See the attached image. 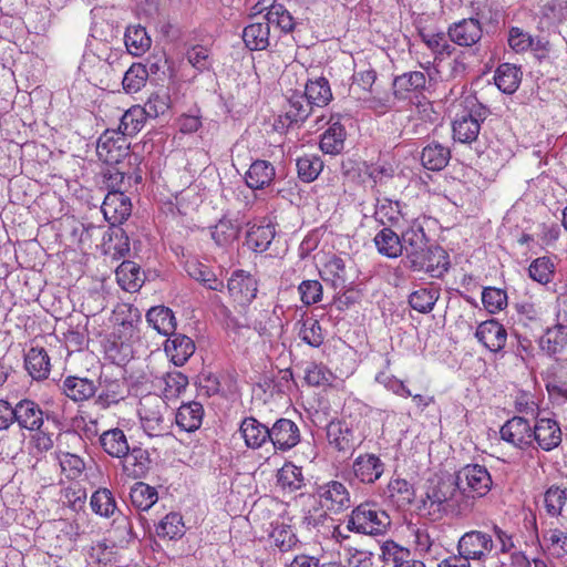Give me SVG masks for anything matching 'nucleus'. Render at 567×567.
I'll return each instance as SVG.
<instances>
[{
	"mask_svg": "<svg viewBox=\"0 0 567 567\" xmlns=\"http://www.w3.org/2000/svg\"><path fill=\"white\" fill-rule=\"evenodd\" d=\"M402 252H405V267L412 271H424L434 278L447 271L450 262L446 251L439 246H430L427 236L420 225H412L401 234Z\"/></svg>",
	"mask_w": 567,
	"mask_h": 567,
	"instance_id": "nucleus-1",
	"label": "nucleus"
},
{
	"mask_svg": "<svg viewBox=\"0 0 567 567\" xmlns=\"http://www.w3.org/2000/svg\"><path fill=\"white\" fill-rule=\"evenodd\" d=\"M390 516L374 504L364 503L357 506L348 519L347 528L365 535H381L390 526Z\"/></svg>",
	"mask_w": 567,
	"mask_h": 567,
	"instance_id": "nucleus-2",
	"label": "nucleus"
},
{
	"mask_svg": "<svg viewBox=\"0 0 567 567\" xmlns=\"http://www.w3.org/2000/svg\"><path fill=\"white\" fill-rule=\"evenodd\" d=\"M495 543L493 536L482 530H470L463 534L456 545L457 554L468 563L477 561L485 567V564L494 559L492 555Z\"/></svg>",
	"mask_w": 567,
	"mask_h": 567,
	"instance_id": "nucleus-3",
	"label": "nucleus"
},
{
	"mask_svg": "<svg viewBox=\"0 0 567 567\" xmlns=\"http://www.w3.org/2000/svg\"><path fill=\"white\" fill-rule=\"evenodd\" d=\"M455 484L460 493L482 497L491 491L493 482L485 466L467 464L456 472Z\"/></svg>",
	"mask_w": 567,
	"mask_h": 567,
	"instance_id": "nucleus-4",
	"label": "nucleus"
},
{
	"mask_svg": "<svg viewBox=\"0 0 567 567\" xmlns=\"http://www.w3.org/2000/svg\"><path fill=\"white\" fill-rule=\"evenodd\" d=\"M313 496L327 513L339 514L351 507L350 492L339 481H329L318 485Z\"/></svg>",
	"mask_w": 567,
	"mask_h": 567,
	"instance_id": "nucleus-5",
	"label": "nucleus"
},
{
	"mask_svg": "<svg viewBox=\"0 0 567 567\" xmlns=\"http://www.w3.org/2000/svg\"><path fill=\"white\" fill-rule=\"evenodd\" d=\"M130 143L117 130H105L97 140L96 154L107 165L120 164L128 154Z\"/></svg>",
	"mask_w": 567,
	"mask_h": 567,
	"instance_id": "nucleus-6",
	"label": "nucleus"
},
{
	"mask_svg": "<svg viewBox=\"0 0 567 567\" xmlns=\"http://www.w3.org/2000/svg\"><path fill=\"white\" fill-rule=\"evenodd\" d=\"M488 113L485 106L473 104L468 112L457 115L453 122L454 140L465 144L476 141L481 130V122L487 117Z\"/></svg>",
	"mask_w": 567,
	"mask_h": 567,
	"instance_id": "nucleus-7",
	"label": "nucleus"
},
{
	"mask_svg": "<svg viewBox=\"0 0 567 567\" xmlns=\"http://www.w3.org/2000/svg\"><path fill=\"white\" fill-rule=\"evenodd\" d=\"M166 409L165 402L157 395H146L141 399L138 405V415L144 431L150 436H158L162 434L163 427V413L162 410Z\"/></svg>",
	"mask_w": 567,
	"mask_h": 567,
	"instance_id": "nucleus-8",
	"label": "nucleus"
},
{
	"mask_svg": "<svg viewBox=\"0 0 567 567\" xmlns=\"http://www.w3.org/2000/svg\"><path fill=\"white\" fill-rule=\"evenodd\" d=\"M230 298L239 306H247L256 298L258 284L256 278L245 270H236L227 281Z\"/></svg>",
	"mask_w": 567,
	"mask_h": 567,
	"instance_id": "nucleus-9",
	"label": "nucleus"
},
{
	"mask_svg": "<svg viewBox=\"0 0 567 567\" xmlns=\"http://www.w3.org/2000/svg\"><path fill=\"white\" fill-rule=\"evenodd\" d=\"M499 434L503 441L519 450H525L533 444V426L522 416H514L506 421Z\"/></svg>",
	"mask_w": 567,
	"mask_h": 567,
	"instance_id": "nucleus-10",
	"label": "nucleus"
},
{
	"mask_svg": "<svg viewBox=\"0 0 567 567\" xmlns=\"http://www.w3.org/2000/svg\"><path fill=\"white\" fill-rule=\"evenodd\" d=\"M101 210L105 220L114 227L131 216V199L120 189L110 190L103 200Z\"/></svg>",
	"mask_w": 567,
	"mask_h": 567,
	"instance_id": "nucleus-11",
	"label": "nucleus"
},
{
	"mask_svg": "<svg viewBox=\"0 0 567 567\" xmlns=\"http://www.w3.org/2000/svg\"><path fill=\"white\" fill-rule=\"evenodd\" d=\"M270 443L277 451L286 452L295 447L300 442V430L298 425L289 419H278L269 427Z\"/></svg>",
	"mask_w": 567,
	"mask_h": 567,
	"instance_id": "nucleus-12",
	"label": "nucleus"
},
{
	"mask_svg": "<svg viewBox=\"0 0 567 567\" xmlns=\"http://www.w3.org/2000/svg\"><path fill=\"white\" fill-rule=\"evenodd\" d=\"M549 452L561 443V430L556 420L549 417H537L533 426V442Z\"/></svg>",
	"mask_w": 567,
	"mask_h": 567,
	"instance_id": "nucleus-13",
	"label": "nucleus"
},
{
	"mask_svg": "<svg viewBox=\"0 0 567 567\" xmlns=\"http://www.w3.org/2000/svg\"><path fill=\"white\" fill-rule=\"evenodd\" d=\"M383 461L372 453L360 454L352 463V472L363 484L375 483L384 473Z\"/></svg>",
	"mask_w": 567,
	"mask_h": 567,
	"instance_id": "nucleus-14",
	"label": "nucleus"
},
{
	"mask_svg": "<svg viewBox=\"0 0 567 567\" xmlns=\"http://www.w3.org/2000/svg\"><path fill=\"white\" fill-rule=\"evenodd\" d=\"M327 440L330 446L343 453L354 450L361 442L353 429L343 421H331L327 425Z\"/></svg>",
	"mask_w": 567,
	"mask_h": 567,
	"instance_id": "nucleus-15",
	"label": "nucleus"
},
{
	"mask_svg": "<svg viewBox=\"0 0 567 567\" xmlns=\"http://www.w3.org/2000/svg\"><path fill=\"white\" fill-rule=\"evenodd\" d=\"M447 34L455 44L460 47H472L482 39L483 29L477 19L468 18L453 23L449 28Z\"/></svg>",
	"mask_w": 567,
	"mask_h": 567,
	"instance_id": "nucleus-16",
	"label": "nucleus"
},
{
	"mask_svg": "<svg viewBox=\"0 0 567 567\" xmlns=\"http://www.w3.org/2000/svg\"><path fill=\"white\" fill-rule=\"evenodd\" d=\"M477 340L489 351H501L506 346V329L497 320L491 319L482 322L475 332Z\"/></svg>",
	"mask_w": 567,
	"mask_h": 567,
	"instance_id": "nucleus-17",
	"label": "nucleus"
},
{
	"mask_svg": "<svg viewBox=\"0 0 567 567\" xmlns=\"http://www.w3.org/2000/svg\"><path fill=\"white\" fill-rule=\"evenodd\" d=\"M426 75L421 71H410L393 80V94L400 100L409 99L411 94H420L426 87Z\"/></svg>",
	"mask_w": 567,
	"mask_h": 567,
	"instance_id": "nucleus-18",
	"label": "nucleus"
},
{
	"mask_svg": "<svg viewBox=\"0 0 567 567\" xmlns=\"http://www.w3.org/2000/svg\"><path fill=\"white\" fill-rule=\"evenodd\" d=\"M165 352L176 367H182L195 352V343L189 337L173 332L165 342Z\"/></svg>",
	"mask_w": 567,
	"mask_h": 567,
	"instance_id": "nucleus-19",
	"label": "nucleus"
},
{
	"mask_svg": "<svg viewBox=\"0 0 567 567\" xmlns=\"http://www.w3.org/2000/svg\"><path fill=\"white\" fill-rule=\"evenodd\" d=\"M239 432L249 449H260L270 443L269 427L252 416L243 420Z\"/></svg>",
	"mask_w": 567,
	"mask_h": 567,
	"instance_id": "nucleus-20",
	"label": "nucleus"
},
{
	"mask_svg": "<svg viewBox=\"0 0 567 567\" xmlns=\"http://www.w3.org/2000/svg\"><path fill=\"white\" fill-rule=\"evenodd\" d=\"M538 343L540 350L548 357L563 353L567 347V327L557 321L556 324L545 330Z\"/></svg>",
	"mask_w": 567,
	"mask_h": 567,
	"instance_id": "nucleus-21",
	"label": "nucleus"
},
{
	"mask_svg": "<svg viewBox=\"0 0 567 567\" xmlns=\"http://www.w3.org/2000/svg\"><path fill=\"white\" fill-rule=\"evenodd\" d=\"M16 422L21 429L38 431L43 424V412L34 401L21 400L16 404Z\"/></svg>",
	"mask_w": 567,
	"mask_h": 567,
	"instance_id": "nucleus-22",
	"label": "nucleus"
},
{
	"mask_svg": "<svg viewBox=\"0 0 567 567\" xmlns=\"http://www.w3.org/2000/svg\"><path fill=\"white\" fill-rule=\"evenodd\" d=\"M62 392L74 402H82L91 399L97 386L93 380L70 375L61 385Z\"/></svg>",
	"mask_w": 567,
	"mask_h": 567,
	"instance_id": "nucleus-23",
	"label": "nucleus"
},
{
	"mask_svg": "<svg viewBox=\"0 0 567 567\" xmlns=\"http://www.w3.org/2000/svg\"><path fill=\"white\" fill-rule=\"evenodd\" d=\"M457 491L455 478L432 481L426 487L424 506L429 504L431 507L434 505L440 507L451 501Z\"/></svg>",
	"mask_w": 567,
	"mask_h": 567,
	"instance_id": "nucleus-24",
	"label": "nucleus"
},
{
	"mask_svg": "<svg viewBox=\"0 0 567 567\" xmlns=\"http://www.w3.org/2000/svg\"><path fill=\"white\" fill-rule=\"evenodd\" d=\"M276 176L274 165L268 161L257 159L245 175L246 185L251 189H262L269 186Z\"/></svg>",
	"mask_w": 567,
	"mask_h": 567,
	"instance_id": "nucleus-25",
	"label": "nucleus"
},
{
	"mask_svg": "<svg viewBox=\"0 0 567 567\" xmlns=\"http://www.w3.org/2000/svg\"><path fill=\"white\" fill-rule=\"evenodd\" d=\"M204 408L197 401L183 403L176 412V425L185 432H195L202 425Z\"/></svg>",
	"mask_w": 567,
	"mask_h": 567,
	"instance_id": "nucleus-26",
	"label": "nucleus"
},
{
	"mask_svg": "<svg viewBox=\"0 0 567 567\" xmlns=\"http://www.w3.org/2000/svg\"><path fill=\"white\" fill-rule=\"evenodd\" d=\"M275 236L276 229L272 224H254L247 230L246 245L255 252H264L269 248Z\"/></svg>",
	"mask_w": 567,
	"mask_h": 567,
	"instance_id": "nucleus-27",
	"label": "nucleus"
},
{
	"mask_svg": "<svg viewBox=\"0 0 567 567\" xmlns=\"http://www.w3.org/2000/svg\"><path fill=\"white\" fill-rule=\"evenodd\" d=\"M24 367L34 380H44L50 373V358L43 348L33 347L24 357Z\"/></svg>",
	"mask_w": 567,
	"mask_h": 567,
	"instance_id": "nucleus-28",
	"label": "nucleus"
},
{
	"mask_svg": "<svg viewBox=\"0 0 567 567\" xmlns=\"http://www.w3.org/2000/svg\"><path fill=\"white\" fill-rule=\"evenodd\" d=\"M243 40L251 51L266 50L270 45V24L257 22L247 25L243 31Z\"/></svg>",
	"mask_w": 567,
	"mask_h": 567,
	"instance_id": "nucleus-29",
	"label": "nucleus"
},
{
	"mask_svg": "<svg viewBox=\"0 0 567 567\" xmlns=\"http://www.w3.org/2000/svg\"><path fill=\"white\" fill-rule=\"evenodd\" d=\"M146 321L163 336H171L176 330L174 312L165 306L152 307L146 313Z\"/></svg>",
	"mask_w": 567,
	"mask_h": 567,
	"instance_id": "nucleus-30",
	"label": "nucleus"
},
{
	"mask_svg": "<svg viewBox=\"0 0 567 567\" xmlns=\"http://www.w3.org/2000/svg\"><path fill=\"white\" fill-rule=\"evenodd\" d=\"M404 205L399 200H392L390 198H378L374 209V218L375 220L385 226V225H398L401 218L405 217V213L403 212Z\"/></svg>",
	"mask_w": 567,
	"mask_h": 567,
	"instance_id": "nucleus-31",
	"label": "nucleus"
},
{
	"mask_svg": "<svg viewBox=\"0 0 567 567\" xmlns=\"http://www.w3.org/2000/svg\"><path fill=\"white\" fill-rule=\"evenodd\" d=\"M451 151L447 146L432 142L421 153L422 165L429 171H441L450 162Z\"/></svg>",
	"mask_w": 567,
	"mask_h": 567,
	"instance_id": "nucleus-32",
	"label": "nucleus"
},
{
	"mask_svg": "<svg viewBox=\"0 0 567 567\" xmlns=\"http://www.w3.org/2000/svg\"><path fill=\"white\" fill-rule=\"evenodd\" d=\"M384 494L398 507L410 505L415 496L413 485L400 477H392L390 480Z\"/></svg>",
	"mask_w": 567,
	"mask_h": 567,
	"instance_id": "nucleus-33",
	"label": "nucleus"
},
{
	"mask_svg": "<svg viewBox=\"0 0 567 567\" xmlns=\"http://www.w3.org/2000/svg\"><path fill=\"white\" fill-rule=\"evenodd\" d=\"M99 440L102 449L112 457H124L130 451L126 436L121 429L104 431Z\"/></svg>",
	"mask_w": 567,
	"mask_h": 567,
	"instance_id": "nucleus-34",
	"label": "nucleus"
},
{
	"mask_svg": "<svg viewBox=\"0 0 567 567\" xmlns=\"http://www.w3.org/2000/svg\"><path fill=\"white\" fill-rule=\"evenodd\" d=\"M496 86L505 94H513L517 91L522 81L520 68L511 64H501L494 75Z\"/></svg>",
	"mask_w": 567,
	"mask_h": 567,
	"instance_id": "nucleus-35",
	"label": "nucleus"
},
{
	"mask_svg": "<svg viewBox=\"0 0 567 567\" xmlns=\"http://www.w3.org/2000/svg\"><path fill=\"white\" fill-rule=\"evenodd\" d=\"M380 255L388 258H398L402 255L401 236L390 227H383L373 239Z\"/></svg>",
	"mask_w": 567,
	"mask_h": 567,
	"instance_id": "nucleus-36",
	"label": "nucleus"
},
{
	"mask_svg": "<svg viewBox=\"0 0 567 567\" xmlns=\"http://www.w3.org/2000/svg\"><path fill=\"white\" fill-rule=\"evenodd\" d=\"M440 298V289L436 287H421L409 296L410 307L420 313H430Z\"/></svg>",
	"mask_w": 567,
	"mask_h": 567,
	"instance_id": "nucleus-37",
	"label": "nucleus"
},
{
	"mask_svg": "<svg viewBox=\"0 0 567 567\" xmlns=\"http://www.w3.org/2000/svg\"><path fill=\"white\" fill-rule=\"evenodd\" d=\"M305 96L312 106H326L332 100V92L326 78L308 80L305 85Z\"/></svg>",
	"mask_w": 567,
	"mask_h": 567,
	"instance_id": "nucleus-38",
	"label": "nucleus"
},
{
	"mask_svg": "<svg viewBox=\"0 0 567 567\" xmlns=\"http://www.w3.org/2000/svg\"><path fill=\"white\" fill-rule=\"evenodd\" d=\"M346 130L339 122L332 123L321 135L320 150L330 155L339 154L344 146Z\"/></svg>",
	"mask_w": 567,
	"mask_h": 567,
	"instance_id": "nucleus-39",
	"label": "nucleus"
},
{
	"mask_svg": "<svg viewBox=\"0 0 567 567\" xmlns=\"http://www.w3.org/2000/svg\"><path fill=\"white\" fill-rule=\"evenodd\" d=\"M240 225L237 220L221 218L212 229L213 240L220 247H228L238 239Z\"/></svg>",
	"mask_w": 567,
	"mask_h": 567,
	"instance_id": "nucleus-40",
	"label": "nucleus"
},
{
	"mask_svg": "<svg viewBox=\"0 0 567 567\" xmlns=\"http://www.w3.org/2000/svg\"><path fill=\"white\" fill-rule=\"evenodd\" d=\"M124 42L128 53L135 56L145 53L152 43L145 28L141 25L128 27L124 34Z\"/></svg>",
	"mask_w": 567,
	"mask_h": 567,
	"instance_id": "nucleus-41",
	"label": "nucleus"
},
{
	"mask_svg": "<svg viewBox=\"0 0 567 567\" xmlns=\"http://www.w3.org/2000/svg\"><path fill=\"white\" fill-rule=\"evenodd\" d=\"M146 118L142 106L134 105L122 115L117 131L126 137L133 136L144 127Z\"/></svg>",
	"mask_w": 567,
	"mask_h": 567,
	"instance_id": "nucleus-42",
	"label": "nucleus"
},
{
	"mask_svg": "<svg viewBox=\"0 0 567 567\" xmlns=\"http://www.w3.org/2000/svg\"><path fill=\"white\" fill-rule=\"evenodd\" d=\"M187 272L193 279L210 290L221 291L224 289V282L216 277L208 266L202 262H189L187 265Z\"/></svg>",
	"mask_w": 567,
	"mask_h": 567,
	"instance_id": "nucleus-43",
	"label": "nucleus"
},
{
	"mask_svg": "<svg viewBox=\"0 0 567 567\" xmlns=\"http://www.w3.org/2000/svg\"><path fill=\"white\" fill-rule=\"evenodd\" d=\"M278 485L290 493L301 489L305 486V477L301 467L291 463L285 464L277 475Z\"/></svg>",
	"mask_w": 567,
	"mask_h": 567,
	"instance_id": "nucleus-44",
	"label": "nucleus"
},
{
	"mask_svg": "<svg viewBox=\"0 0 567 567\" xmlns=\"http://www.w3.org/2000/svg\"><path fill=\"white\" fill-rule=\"evenodd\" d=\"M298 177L305 183H311L318 178L323 169V162L313 154H306L296 163Z\"/></svg>",
	"mask_w": 567,
	"mask_h": 567,
	"instance_id": "nucleus-45",
	"label": "nucleus"
},
{
	"mask_svg": "<svg viewBox=\"0 0 567 567\" xmlns=\"http://www.w3.org/2000/svg\"><path fill=\"white\" fill-rule=\"evenodd\" d=\"M156 534L161 538H181L185 534V525L182 515L178 513H168L156 526Z\"/></svg>",
	"mask_w": 567,
	"mask_h": 567,
	"instance_id": "nucleus-46",
	"label": "nucleus"
},
{
	"mask_svg": "<svg viewBox=\"0 0 567 567\" xmlns=\"http://www.w3.org/2000/svg\"><path fill=\"white\" fill-rule=\"evenodd\" d=\"M130 497L137 509L148 511L157 502L158 494L154 487L138 482L131 488Z\"/></svg>",
	"mask_w": 567,
	"mask_h": 567,
	"instance_id": "nucleus-47",
	"label": "nucleus"
},
{
	"mask_svg": "<svg viewBox=\"0 0 567 567\" xmlns=\"http://www.w3.org/2000/svg\"><path fill=\"white\" fill-rule=\"evenodd\" d=\"M116 278L126 291H134L141 287V269L133 261H123L116 269Z\"/></svg>",
	"mask_w": 567,
	"mask_h": 567,
	"instance_id": "nucleus-48",
	"label": "nucleus"
},
{
	"mask_svg": "<svg viewBox=\"0 0 567 567\" xmlns=\"http://www.w3.org/2000/svg\"><path fill=\"white\" fill-rule=\"evenodd\" d=\"M92 511L102 517H111L116 511V502L109 488H99L90 501Z\"/></svg>",
	"mask_w": 567,
	"mask_h": 567,
	"instance_id": "nucleus-49",
	"label": "nucleus"
},
{
	"mask_svg": "<svg viewBox=\"0 0 567 567\" xmlns=\"http://www.w3.org/2000/svg\"><path fill=\"white\" fill-rule=\"evenodd\" d=\"M299 323V338L307 344L313 348H319L324 341V334L319 321L309 317L301 320Z\"/></svg>",
	"mask_w": 567,
	"mask_h": 567,
	"instance_id": "nucleus-50",
	"label": "nucleus"
},
{
	"mask_svg": "<svg viewBox=\"0 0 567 567\" xmlns=\"http://www.w3.org/2000/svg\"><path fill=\"white\" fill-rule=\"evenodd\" d=\"M148 78L146 66L141 63H133L125 72L122 84L126 93H136L145 86Z\"/></svg>",
	"mask_w": 567,
	"mask_h": 567,
	"instance_id": "nucleus-51",
	"label": "nucleus"
},
{
	"mask_svg": "<svg viewBox=\"0 0 567 567\" xmlns=\"http://www.w3.org/2000/svg\"><path fill=\"white\" fill-rule=\"evenodd\" d=\"M377 80V72L370 68H363L357 70L352 75V83L350 85V92L355 95L357 99H363L362 93L371 92L372 85Z\"/></svg>",
	"mask_w": 567,
	"mask_h": 567,
	"instance_id": "nucleus-52",
	"label": "nucleus"
},
{
	"mask_svg": "<svg viewBox=\"0 0 567 567\" xmlns=\"http://www.w3.org/2000/svg\"><path fill=\"white\" fill-rule=\"evenodd\" d=\"M188 63L199 72L210 71L213 69L214 59L208 47L196 44L186 51Z\"/></svg>",
	"mask_w": 567,
	"mask_h": 567,
	"instance_id": "nucleus-53",
	"label": "nucleus"
},
{
	"mask_svg": "<svg viewBox=\"0 0 567 567\" xmlns=\"http://www.w3.org/2000/svg\"><path fill=\"white\" fill-rule=\"evenodd\" d=\"M320 274L323 280H330L334 287H343L347 280L346 265L340 257L330 258Z\"/></svg>",
	"mask_w": 567,
	"mask_h": 567,
	"instance_id": "nucleus-54",
	"label": "nucleus"
},
{
	"mask_svg": "<svg viewBox=\"0 0 567 567\" xmlns=\"http://www.w3.org/2000/svg\"><path fill=\"white\" fill-rule=\"evenodd\" d=\"M383 559L392 567H410L416 559L412 558L410 550L394 544L388 543L383 547Z\"/></svg>",
	"mask_w": 567,
	"mask_h": 567,
	"instance_id": "nucleus-55",
	"label": "nucleus"
},
{
	"mask_svg": "<svg viewBox=\"0 0 567 567\" xmlns=\"http://www.w3.org/2000/svg\"><path fill=\"white\" fill-rule=\"evenodd\" d=\"M543 538L550 555L557 558L567 556V532L550 528L544 534Z\"/></svg>",
	"mask_w": 567,
	"mask_h": 567,
	"instance_id": "nucleus-56",
	"label": "nucleus"
},
{
	"mask_svg": "<svg viewBox=\"0 0 567 567\" xmlns=\"http://www.w3.org/2000/svg\"><path fill=\"white\" fill-rule=\"evenodd\" d=\"M272 544L281 551L291 550L298 543V538L289 525L279 524L270 533Z\"/></svg>",
	"mask_w": 567,
	"mask_h": 567,
	"instance_id": "nucleus-57",
	"label": "nucleus"
},
{
	"mask_svg": "<svg viewBox=\"0 0 567 567\" xmlns=\"http://www.w3.org/2000/svg\"><path fill=\"white\" fill-rule=\"evenodd\" d=\"M566 502L567 491L559 486L553 485L544 494L545 509L551 517L560 515Z\"/></svg>",
	"mask_w": 567,
	"mask_h": 567,
	"instance_id": "nucleus-58",
	"label": "nucleus"
},
{
	"mask_svg": "<svg viewBox=\"0 0 567 567\" xmlns=\"http://www.w3.org/2000/svg\"><path fill=\"white\" fill-rule=\"evenodd\" d=\"M269 24H276L281 31L290 32L295 27L290 12L279 3L271 4L265 16Z\"/></svg>",
	"mask_w": 567,
	"mask_h": 567,
	"instance_id": "nucleus-59",
	"label": "nucleus"
},
{
	"mask_svg": "<svg viewBox=\"0 0 567 567\" xmlns=\"http://www.w3.org/2000/svg\"><path fill=\"white\" fill-rule=\"evenodd\" d=\"M414 546L416 551L433 559H436L441 550V545L431 537L426 528H417L414 532Z\"/></svg>",
	"mask_w": 567,
	"mask_h": 567,
	"instance_id": "nucleus-60",
	"label": "nucleus"
},
{
	"mask_svg": "<svg viewBox=\"0 0 567 567\" xmlns=\"http://www.w3.org/2000/svg\"><path fill=\"white\" fill-rule=\"evenodd\" d=\"M290 107L287 111V116L292 122H302L305 121L311 113L312 105L308 99H306L305 93H293L289 97Z\"/></svg>",
	"mask_w": 567,
	"mask_h": 567,
	"instance_id": "nucleus-61",
	"label": "nucleus"
},
{
	"mask_svg": "<svg viewBox=\"0 0 567 567\" xmlns=\"http://www.w3.org/2000/svg\"><path fill=\"white\" fill-rule=\"evenodd\" d=\"M164 395L167 399L178 396L188 385V378L179 371L167 372L163 375Z\"/></svg>",
	"mask_w": 567,
	"mask_h": 567,
	"instance_id": "nucleus-62",
	"label": "nucleus"
},
{
	"mask_svg": "<svg viewBox=\"0 0 567 567\" xmlns=\"http://www.w3.org/2000/svg\"><path fill=\"white\" fill-rule=\"evenodd\" d=\"M107 250L113 255V258H124L130 252V239L124 229L114 227L111 229Z\"/></svg>",
	"mask_w": 567,
	"mask_h": 567,
	"instance_id": "nucleus-63",
	"label": "nucleus"
},
{
	"mask_svg": "<svg viewBox=\"0 0 567 567\" xmlns=\"http://www.w3.org/2000/svg\"><path fill=\"white\" fill-rule=\"evenodd\" d=\"M482 302L489 313H496L506 307L507 295L499 288L486 287L482 292Z\"/></svg>",
	"mask_w": 567,
	"mask_h": 567,
	"instance_id": "nucleus-64",
	"label": "nucleus"
}]
</instances>
